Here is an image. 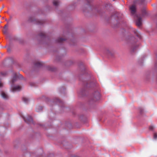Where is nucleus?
Listing matches in <instances>:
<instances>
[{"mask_svg":"<svg viewBox=\"0 0 157 157\" xmlns=\"http://www.w3.org/2000/svg\"><path fill=\"white\" fill-rule=\"evenodd\" d=\"M19 77H22V75H20V74L19 75Z\"/></svg>","mask_w":157,"mask_h":157,"instance_id":"obj_23","label":"nucleus"},{"mask_svg":"<svg viewBox=\"0 0 157 157\" xmlns=\"http://www.w3.org/2000/svg\"><path fill=\"white\" fill-rule=\"evenodd\" d=\"M1 95L4 98L7 99L8 98V95L4 92H2L1 93Z\"/></svg>","mask_w":157,"mask_h":157,"instance_id":"obj_10","label":"nucleus"},{"mask_svg":"<svg viewBox=\"0 0 157 157\" xmlns=\"http://www.w3.org/2000/svg\"><path fill=\"white\" fill-rule=\"evenodd\" d=\"M133 31L137 37H138L139 39H140L141 38V36L140 34L137 30L135 29H133Z\"/></svg>","mask_w":157,"mask_h":157,"instance_id":"obj_9","label":"nucleus"},{"mask_svg":"<svg viewBox=\"0 0 157 157\" xmlns=\"http://www.w3.org/2000/svg\"><path fill=\"white\" fill-rule=\"evenodd\" d=\"M65 39L62 38H59L57 40V41L58 43H61L65 40Z\"/></svg>","mask_w":157,"mask_h":157,"instance_id":"obj_12","label":"nucleus"},{"mask_svg":"<svg viewBox=\"0 0 157 157\" xmlns=\"http://www.w3.org/2000/svg\"><path fill=\"white\" fill-rule=\"evenodd\" d=\"M105 52L106 54L109 56H112L114 54V52L113 51L109 49L106 50Z\"/></svg>","mask_w":157,"mask_h":157,"instance_id":"obj_7","label":"nucleus"},{"mask_svg":"<svg viewBox=\"0 0 157 157\" xmlns=\"http://www.w3.org/2000/svg\"><path fill=\"white\" fill-rule=\"evenodd\" d=\"M18 78V76L16 74H15L12 80V82L13 83Z\"/></svg>","mask_w":157,"mask_h":157,"instance_id":"obj_11","label":"nucleus"},{"mask_svg":"<svg viewBox=\"0 0 157 157\" xmlns=\"http://www.w3.org/2000/svg\"><path fill=\"white\" fill-rule=\"evenodd\" d=\"M24 119V121L27 123L29 124L33 122V119L31 117H29L28 118L26 119L23 116H21Z\"/></svg>","mask_w":157,"mask_h":157,"instance_id":"obj_4","label":"nucleus"},{"mask_svg":"<svg viewBox=\"0 0 157 157\" xmlns=\"http://www.w3.org/2000/svg\"><path fill=\"white\" fill-rule=\"evenodd\" d=\"M154 137L155 139H157V133H155L154 134Z\"/></svg>","mask_w":157,"mask_h":157,"instance_id":"obj_19","label":"nucleus"},{"mask_svg":"<svg viewBox=\"0 0 157 157\" xmlns=\"http://www.w3.org/2000/svg\"><path fill=\"white\" fill-rule=\"evenodd\" d=\"M42 107L41 106L38 107L36 109V111L37 112H39L40 111V110H39V109L42 110Z\"/></svg>","mask_w":157,"mask_h":157,"instance_id":"obj_16","label":"nucleus"},{"mask_svg":"<svg viewBox=\"0 0 157 157\" xmlns=\"http://www.w3.org/2000/svg\"><path fill=\"white\" fill-rule=\"evenodd\" d=\"M29 22H34L35 21L39 25H42L44 22V21L43 20H33V17H30L29 20Z\"/></svg>","mask_w":157,"mask_h":157,"instance_id":"obj_2","label":"nucleus"},{"mask_svg":"<svg viewBox=\"0 0 157 157\" xmlns=\"http://www.w3.org/2000/svg\"><path fill=\"white\" fill-rule=\"evenodd\" d=\"M4 8L3 6L2 7V8Z\"/></svg>","mask_w":157,"mask_h":157,"instance_id":"obj_25","label":"nucleus"},{"mask_svg":"<svg viewBox=\"0 0 157 157\" xmlns=\"http://www.w3.org/2000/svg\"><path fill=\"white\" fill-rule=\"evenodd\" d=\"M53 3L55 6H57L58 5L59 2L58 0H54Z\"/></svg>","mask_w":157,"mask_h":157,"instance_id":"obj_13","label":"nucleus"},{"mask_svg":"<svg viewBox=\"0 0 157 157\" xmlns=\"http://www.w3.org/2000/svg\"><path fill=\"white\" fill-rule=\"evenodd\" d=\"M100 97V94L98 91H95L93 94V97L91 98V101H95L98 100Z\"/></svg>","mask_w":157,"mask_h":157,"instance_id":"obj_1","label":"nucleus"},{"mask_svg":"<svg viewBox=\"0 0 157 157\" xmlns=\"http://www.w3.org/2000/svg\"><path fill=\"white\" fill-rule=\"evenodd\" d=\"M45 35V33L44 32H41L39 34V36L41 37H44Z\"/></svg>","mask_w":157,"mask_h":157,"instance_id":"obj_18","label":"nucleus"},{"mask_svg":"<svg viewBox=\"0 0 157 157\" xmlns=\"http://www.w3.org/2000/svg\"><path fill=\"white\" fill-rule=\"evenodd\" d=\"M113 0L114 1H115V0Z\"/></svg>","mask_w":157,"mask_h":157,"instance_id":"obj_27","label":"nucleus"},{"mask_svg":"<svg viewBox=\"0 0 157 157\" xmlns=\"http://www.w3.org/2000/svg\"><path fill=\"white\" fill-rule=\"evenodd\" d=\"M132 49V51H134V49Z\"/></svg>","mask_w":157,"mask_h":157,"instance_id":"obj_26","label":"nucleus"},{"mask_svg":"<svg viewBox=\"0 0 157 157\" xmlns=\"http://www.w3.org/2000/svg\"><path fill=\"white\" fill-rule=\"evenodd\" d=\"M23 101L25 103H27L29 101V99L26 97H23Z\"/></svg>","mask_w":157,"mask_h":157,"instance_id":"obj_15","label":"nucleus"},{"mask_svg":"<svg viewBox=\"0 0 157 157\" xmlns=\"http://www.w3.org/2000/svg\"><path fill=\"white\" fill-rule=\"evenodd\" d=\"M42 65V62H37L35 63V65L37 67H40Z\"/></svg>","mask_w":157,"mask_h":157,"instance_id":"obj_14","label":"nucleus"},{"mask_svg":"<svg viewBox=\"0 0 157 157\" xmlns=\"http://www.w3.org/2000/svg\"><path fill=\"white\" fill-rule=\"evenodd\" d=\"M3 86V84L1 82V81H0V87H2Z\"/></svg>","mask_w":157,"mask_h":157,"instance_id":"obj_21","label":"nucleus"},{"mask_svg":"<svg viewBox=\"0 0 157 157\" xmlns=\"http://www.w3.org/2000/svg\"><path fill=\"white\" fill-rule=\"evenodd\" d=\"M6 75V73L5 72H1L0 73V76H4Z\"/></svg>","mask_w":157,"mask_h":157,"instance_id":"obj_17","label":"nucleus"},{"mask_svg":"<svg viewBox=\"0 0 157 157\" xmlns=\"http://www.w3.org/2000/svg\"><path fill=\"white\" fill-rule=\"evenodd\" d=\"M8 25H6L5 27L3 30V32L4 34L7 35L8 33V29L7 28Z\"/></svg>","mask_w":157,"mask_h":157,"instance_id":"obj_8","label":"nucleus"},{"mask_svg":"<svg viewBox=\"0 0 157 157\" xmlns=\"http://www.w3.org/2000/svg\"><path fill=\"white\" fill-rule=\"evenodd\" d=\"M140 111L141 113H142V112L143 111V109H140Z\"/></svg>","mask_w":157,"mask_h":157,"instance_id":"obj_22","label":"nucleus"},{"mask_svg":"<svg viewBox=\"0 0 157 157\" xmlns=\"http://www.w3.org/2000/svg\"><path fill=\"white\" fill-rule=\"evenodd\" d=\"M149 129H150V130H152L153 129L154 127H153V126H150L149 127Z\"/></svg>","mask_w":157,"mask_h":157,"instance_id":"obj_20","label":"nucleus"},{"mask_svg":"<svg viewBox=\"0 0 157 157\" xmlns=\"http://www.w3.org/2000/svg\"><path fill=\"white\" fill-rule=\"evenodd\" d=\"M131 13L132 14H134L136 12V8L134 5L131 6L129 8Z\"/></svg>","mask_w":157,"mask_h":157,"instance_id":"obj_3","label":"nucleus"},{"mask_svg":"<svg viewBox=\"0 0 157 157\" xmlns=\"http://www.w3.org/2000/svg\"><path fill=\"white\" fill-rule=\"evenodd\" d=\"M142 24V18L140 17H137V20L136 21V25L137 26H139Z\"/></svg>","mask_w":157,"mask_h":157,"instance_id":"obj_5","label":"nucleus"},{"mask_svg":"<svg viewBox=\"0 0 157 157\" xmlns=\"http://www.w3.org/2000/svg\"><path fill=\"white\" fill-rule=\"evenodd\" d=\"M134 37H132V39H134Z\"/></svg>","mask_w":157,"mask_h":157,"instance_id":"obj_24","label":"nucleus"},{"mask_svg":"<svg viewBox=\"0 0 157 157\" xmlns=\"http://www.w3.org/2000/svg\"><path fill=\"white\" fill-rule=\"evenodd\" d=\"M21 89V87L20 86H17L13 88L12 90L13 92L20 90Z\"/></svg>","mask_w":157,"mask_h":157,"instance_id":"obj_6","label":"nucleus"}]
</instances>
